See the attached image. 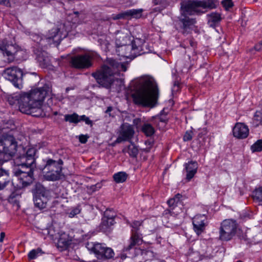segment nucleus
<instances>
[{
    "label": "nucleus",
    "mask_w": 262,
    "mask_h": 262,
    "mask_svg": "<svg viewBox=\"0 0 262 262\" xmlns=\"http://www.w3.org/2000/svg\"><path fill=\"white\" fill-rule=\"evenodd\" d=\"M143 11V10L142 9L128 10L123 13L118 14L117 18H125L126 17L139 18L142 16Z\"/></svg>",
    "instance_id": "23"
},
{
    "label": "nucleus",
    "mask_w": 262,
    "mask_h": 262,
    "mask_svg": "<svg viewBox=\"0 0 262 262\" xmlns=\"http://www.w3.org/2000/svg\"><path fill=\"white\" fill-rule=\"evenodd\" d=\"M0 4H3L6 6L10 7V0H0Z\"/></svg>",
    "instance_id": "43"
},
{
    "label": "nucleus",
    "mask_w": 262,
    "mask_h": 262,
    "mask_svg": "<svg viewBox=\"0 0 262 262\" xmlns=\"http://www.w3.org/2000/svg\"><path fill=\"white\" fill-rule=\"evenodd\" d=\"M143 242L142 236L140 232L132 233L130 243L128 246L126 247V250H129L137 246H139L142 244Z\"/></svg>",
    "instance_id": "21"
},
{
    "label": "nucleus",
    "mask_w": 262,
    "mask_h": 262,
    "mask_svg": "<svg viewBox=\"0 0 262 262\" xmlns=\"http://www.w3.org/2000/svg\"><path fill=\"white\" fill-rule=\"evenodd\" d=\"M4 192L5 193V195L2 196V199H5L6 198L11 197L12 191L8 190V189H6L4 190Z\"/></svg>",
    "instance_id": "40"
},
{
    "label": "nucleus",
    "mask_w": 262,
    "mask_h": 262,
    "mask_svg": "<svg viewBox=\"0 0 262 262\" xmlns=\"http://www.w3.org/2000/svg\"><path fill=\"white\" fill-rule=\"evenodd\" d=\"M123 151L127 152L130 157H136L138 154V149L134 144L132 143L127 148H124Z\"/></svg>",
    "instance_id": "27"
},
{
    "label": "nucleus",
    "mask_w": 262,
    "mask_h": 262,
    "mask_svg": "<svg viewBox=\"0 0 262 262\" xmlns=\"http://www.w3.org/2000/svg\"><path fill=\"white\" fill-rule=\"evenodd\" d=\"M237 224L232 220H225L221 225L220 230V238L222 241L230 240L236 233Z\"/></svg>",
    "instance_id": "9"
},
{
    "label": "nucleus",
    "mask_w": 262,
    "mask_h": 262,
    "mask_svg": "<svg viewBox=\"0 0 262 262\" xmlns=\"http://www.w3.org/2000/svg\"><path fill=\"white\" fill-rule=\"evenodd\" d=\"M159 119L161 122L164 123L167 121V118L166 117L165 115H163V113H161Z\"/></svg>",
    "instance_id": "42"
},
{
    "label": "nucleus",
    "mask_w": 262,
    "mask_h": 262,
    "mask_svg": "<svg viewBox=\"0 0 262 262\" xmlns=\"http://www.w3.org/2000/svg\"><path fill=\"white\" fill-rule=\"evenodd\" d=\"M252 124L254 127L262 125V108L255 113L252 120Z\"/></svg>",
    "instance_id": "25"
},
{
    "label": "nucleus",
    "mask_w": 262,
    "mask_h": 262,
    "mask_svg": "<svg viewBox=\"0 0 262 262\" xmlns=\"http://www.w3.org/2000/svg\"><path fill=\"white\" fill-rule=\"evenodd\" d=\"M59 32V29L58 28H54L50 30L47 38L40 40L41 45H43V42L46 40L48 41L50 44H51L52 42L57 43L58 41L60 40V38L61 37L58 34Z\"/></svg>",
    "instance_id": "20"
},
{
    "label": "nucleus",
    "mask_w": 262,
    "mask_h": 262,
    "mask_svg": "<svg viewBox=\"0 0 262 262\" xmlns=\"http://www.w3.org/2000/svg\"><path fill=\"white\" fill-rule=\"evenodd\" d=\"M17 144L15 138L8 136L0 140V154H4V161L10 160L16 154Z\"/></svg>",
    "instance_id": "8"
},
{
    "label": "nucleus",
    "mask_w": 262,
    "mask_h": 262,
    "mask_svg": "<svg viewBox=\"0 0 262 262\" xmlns=\"http://www.w3.org/2000/svg\"><path fill=\"white\" fill-rule=\"evenodd\" d=\"M192 224L194 231L199 235L204 232L207 225V217L205 215H196L193 219Z\"/></svg>",
    "instance_id": "14"
},
{
    "label": "nucleus",
    "mask_w": 262,
    "mask_h": 262,
    "mask_svg": "<svg viewBox=\"0 0 262 262\" xmlns=\"http://www.w3.org/2000/svg\"><path fill=\"white\" fill-rule=\"evenodd\" d=\"M232 132L234 137L238 139H245L249 135V128L243 123H236Z\"/></svg>",
    "instance_id": "16"
},
{
    "label": "nucleus",
    "mask_w": 262,
    "mask_h": 262,
    "mask_svg": "<svg viewBox=\"0 0 262 262\" xmlns=\"http://www.w3.org/2000/svg\"><path fill=\"white\" fill-rule=\"evenodd\" d=\"M192 132L191 131H187L184 137H183V140L184 141H190L192 139Z\"/></svg>",
    "instance_id": "39"
},
{
    "label": "nucleus",
    "mask_w": 262,
    "mask_h": 262,
    "mask_svg": "<svg viewBox=\"0 0 262 262\" xmlns=\"http://www.w3.org/2000/svg\"><path fill=\"white\" fill-rule=\"evenodd\" d=\"M87 248L91 252H93L98 259H105L113 257L114 253L113 250L106 247L102 244L100 243H88Z\"/></svg>",
    "instance_id": "10"
},
{
    "label": "nucleus",
    "mask_w": 262,
    "mask_h": 262,
    "mask_svg": "<svg viewBox=\"0 0 262 262\" xmlns=\"http://www.w3.org/2000/svg\"><path fill=\"white\" fill-rule=\"evenodd\" d=\"M208 24L210 27H214L217 23L221 20L219 13H211L207 15Z\"/></svg>",
    "instance_id": "24"
},
{
    "label": "nucleus",
    "mask_w": 262,
    "mask_h": 262,
    "mask_svg": "<svg viewBox=\"0 0 262 262\" xmlns=\"http://www.w3.org/2000/svg\"><path fill=\"white\" fill-rule=\"evenodd\" d=\"M36 149L29 148L25 154L18 156L15 160V163L20 168L16 171L23 187L30 185L33 181V170L36 167L35 155Z\"/></svg>",
    "instance_id": "5"
},
{
    "label": "nucleus",
    "mask_w": 262,
    "mask_h": 262,
    "mask_svg": "<svg viewBox=\"0 0 262 262\" xmlns=\"http://www.w3.org/2000/svg\"><path fill=\"white\" fill-rule=\"evenodd\" d=\"M49 193L48 190H45L37 194L34 199L35 205L40 209L46 208L49 200Z\"/></svg>",
    "instance_id": "17"
},
{
    "label": "nucleus",
    "mask_w": 262,
    "mask_h": 262,
    "mask_svg": "<svg viewBox=\"0 0 262 262\" xmlns=\"http://www.w3.org/2000/svg\"><path fill=\"white\" fill-rule=\"evenodd\" d=\"M62 164L63 161L60 159L58 161L48 159L42 170L44 178L51 181L59 180L61 176Z\"/></svg>",
    "instance_id": "7"
},
{
    "label": "nucleus",
    "mask_w": 262,
    "mask_h": 262,
    "mask_svg": "<svg viewBox=\"0 0 262 262\" xmlns=\"http://www.w3.org/2000/svg\"><path fill=\"white\" fill-rule=\"evenodd\" d=\"M182 198V195L178 193L173 198L169 199L167 201V203L169 206H174L179 202L180 199Z\"/></svg>",
    "instance_id": "32"
},
{
    "label": "nucleus",
    "mask_w": 262,
    "mask_h": 262,
    "mask_svg": "<svg viewBox=\"0 0 262 262\" xmlns=\"http://www.w3.org/2000/svg\"><path fill=\"white\" fill-rule=\"evenodd\" d=\"M215 7V5L212 0L182 1L181 3V16L180 17V21L182 24L181 28L183 30V33H186L187 30L195 23V20L189 18L187 16V15L199 14L205 12L203 9H213Z\"/></svg>",
    "instance_id": "4"
},
{
    "label": "nucleus",
    "mask_w": 262,
    "mask_h": 262,
    "mask_svg": "<svg viewBox=\"0 0 262 262\" xmlns=\"http://www.w3.org/2000/svg\"><path fill=\"white\" fill-rule=\"evenodd\" d=\"M5 236V234L4 232H2L1 233L0 242L2 243L3 242Z\"/></svg>",
    "instance_id": "47"
},
{
    "label": "nucleus",
    "mask_w": 262,
    "mask_h": 262,
    "mask_svg": "<svg viewBox=\"0 0 262 262\" xmlns=\"http://www.w3.org/2000/svg\"><path fill=\"white\" fill-rule=\"evenodd\" d=\"M179 89V83L175 82L173 84V87L172 89V91H177Z\"/></svg>",
    "instance_id": "46"
},
{
    "label": "nucleus",
    "mask_w": 262,
    "mask_h": 262,
    "mask_svg": "<svg viewBox=\"0 0 262 262\" xmlns=\"http://www.w3.org/2000/svg\"><path fill=\"white\" fill-rule=\"evenodd\" d=\"M50 92V88L44 85L28 92L14 94L8 97L10 105L17 103L20 112L34 117L41 115V106L44 99Z\"/></svg>",
    "instance_id": "1"
},
{
    "label": "nucleus",
    "mask_w": 262,
    "mask_h": 262,
    "mask_svg": "<svg viewBox=\"0 0 262 262\" xmlns=\"http://www.w3.org/2000/svg\"><path fill=\"white\" fill-rule=\"evenodd\" d=\"M251 150L253 152L262 151V140H258L251 146Z\"/></svg>",
    "instance_id": "31"
},
{
    "label": "nucleus",
    "mask_w": 262,
    "mask_h": 262,
    "mask_svg": "<svg viewBox=\"0 0 262 262\" xmlns=\"http://www.w3.org/2000/svg\"><path fill=\"white\" fill-rule=\"evenodd\" d=\"M41 249L38 248L31 250L28 254V257L30 259H33L37 257L39 253H41Z\"/></svg>",
    "instance_id": "35"
},
{
    "label": "nucleus",
    "mask_w": 262,
    "mask_h": 262,
    "mask_svg": "<svg viewBox=\"0 0 262 262\" xmlns=\"http://www.w3.org/2000/svg\"><path fill=\"white\" fill-rule=\"evenodd\" d=\"M59 243L63 244L64 246L68 245L69 244V242L68 241H66L62 237H60L59 239Z\"/></svg>",
    "instance_id": "44"
},
{
    "label": "nucleus",
    "mask_w": 262,
    "mask_h": 262,
    "mask_svg": "<svg viewBox=\"0 0 262 262\" xmlns=\"http://www.w3.org/2000/svg\"><path fill=\"white\" fill-rule=\"evenodd\" d=\"M127 175L124 172H119L114 174V181L118 183L125 182L127 179Z\"/></svg>",
    "instance_id": "28"
},
{
    "label": "nucleus",
    "mask_w": 262,
    "mask_h": 262,
    "mask_svg": "<svg viewBox=\"0 0 262 262\" xmlns=\"http://www.w3.org/2000/svg\"><path fill=\"white\" fill-rule=\"evenodd\" d=\"M64 120L71 123L77 124L79 122V116L76 113L66 115L64 116Z\"/></svg>",
    "instance_id": "29"
},
{
    "label": "nucleus",
    "mask_w": 262,
    "mask_h": 262,
    "mask_svg": "<svg viewBox=\"0 0 262 262\" xmlns=\"http://www.w3.org/2000/svg\"><path fill=\"white\" fill-rule=\"evenodd\" d=\"M135 92L132 97L135 103L144 106L152 107L155 105L158 96V89L155 79L145 76L134 82Z\"/></svg>",
    "instance_id": "2"
},
{
    "label": "nucleus",
    "mask_w": 262,
    "mask_h": 262,
    "mask_svg": "<svg viewBox=\"0 0 262 262\" xmlns=\"http://www.w3.org/2000/svg\"><path fill=\"white\" fill-rule=\"evenodd\" d=\"M93 56L89 53H85L72 56L70 60L72 67L78 69H89L92 66Z\"/></svg>",
    "instance_id": "11"
},
{
    "label": "nucleus",
    "mask_w": 262,
    "mask_h": 262,
    "mask_svg": "<svg viewBox=\"0 0 262 262\" xmlns=\"http://www.w3.org/2000/svg\"><path fill=\"white\" fill-rule=\"evenodd\" d=\"M112 111V107L111 106H109L107 108V110L105 111L106 113H108L109 112H111Z\"/></svg>",
    "instance_id": "48"
},
{
    "label": "nucleus",
    "mask_w": 262,
    "mask_h": 262,
    "mask_svg": "<svg viewBox=\"0 0 262 262\" xmlns=\"http://www.w3.org/2000/svg\"><path fill=\"white\" fill-rule=\"evenodd\" d=\"M115 213L109 210H106L104 213L100 224V229L103 232H106L112 226L115 224L114 218Z\"/></svg>",
    "instance_id": "15"
},
{
    "label": "nucleus",
    "mask_w": 262,
    "mask_h": 262,
    "mask_svg": "<svg viewBox=\"0 0 262 262\" xmlns=\"http://www.w3.org/2000/svg\"><path fill=\"white\" fill-rule=\"evenodd\" d=\"M255 49L257 51H261L262 50V41L260 42L258 44H257L255 46Z\"/></svg>",
    "instance_id": "45"
},
{
    "label": "nucleus",
    "mask_w": 262,
    "mask_h": 262,
    "mask_svg": "<svg viewBox=\"0 0 262 262\" xmlns=\"http://www.w3.org/2000/svg\"><path fill=\"white\" fill-rule=\"evenodd\" d=\"M88 137L86 135H81L79 136V141L81 143H85L87 142Z\"/></svg>",
    "instance_id": "41"
},
{
    "label": "nucleus",
    "mask_w": 262,
    "mask_h": 262,
    "mask_svg": "<svg viewBox=\"0 0 262 262\" xmlns=\"http://www.w3.org/2000/svg\"><path fill=\"white\" fill-rule=\"evenodd\" d=\"M198 168V163L195 161H191L185 164V170L186 172V179L189 181L194 176L197 172Z\"/></svg>",
    "instance_id": "19"
},
{
    "label": "nucleus",
    "mask_w": 262,
    "mask_h": 262,
    "mask_svg": "<svg viewBox=\"0 0 262 262\" xmlns=\"http://www.w3.org/2000/svg\"><path fill=\"white\" fill-rule=\"evenodd\" d=\"M133 127L127 123L123 124L121 126L120 134L116 140V142L120 143L122 141H129L134 134Z\"/></svg>",
    "instance_id": "13"
},
{
    "label": "nucleus",
    "mask_w": 262,
    "mask_h": 262,
    "mask_svg": "<svg viewBox=\"0 0 262 262\" xmlns=\"http://www.w3.org/2000/svg\"><path fill=\"white\" fill-rule=\"evenodd\" d=\"M142 225V223L139 221H135L133 222L130 226L132 227V233L139 232L140 228Z\"/></svg>",
    "instance_id": "34"
},
{
    "label": "nucleus",
    "mask_w": 262,
    "mask_h": 262,
    "mask_svg": "<svg viewBox=\"0 0 262 262\" xmlns=\"http://www.w3.org/2000/svg\"><path fill=\"white\" fill-rule=\"evenodd\" d=\"M5 78L11 81L17 88L20 89L22 86L23 72L16 67L6 69L3 73Z\"/></svg>",
    "instance_id": "12"
},
{
    "label": "nucleus",
    "mask_w": 262,
    "mask_h": 262,
    "mask_svg": "<svg viewBox=\"0 0 262 262\" xmlns=\"http://www.w3.org/2000/svg\"><path fill=\"white\" fill-rule=\"evenodd\" d=\"M147 143H148L149 145L151 144V142L148 141H146V143L147 144Z\"/></svg>",
    "instance_id": "49"
},
{
    "label": "nucleus",
    "mask_w": 262,
    "mask_h": 262,
    "mask_svg": "<svg viewBox=\"0 0 262 262\" xmlns=\"http://www.w3.org/2000/svg\"><path fill=\"white\" fill-rule=\"evenodd\" d=\"M122 38V41L120 42L122 46H124V50L126 51L124 56L126 57H136L138 55H140L148 53L149 50L147 48L148 45L141 39L137 38L134 40L131 45L125 46L126 42H124V39H128L126 35L122 34V36H119V40Z\"/></svg>",
    "instance_id": "6"
},
{
    "label": "nucleus",
    "mask_w": 262,
    "mask_h": 262,
    "mask_svg": "<svg viewBox=\"0 0 262 262\" xmlns=\"http://www.w3.org/2000/svg\"><path fill=\"white\" fill-rule=\"evenodd\" d=\"M0 50L3 52L4 55L9 57V62L13 60L14 55L17 52L15 46L12 44H5L4 42L0 44Z\"/></svg>",
    "instance_id": "18"
},
{
    "label": "nucleus",
    "mask_w": 262,
    "mask_h": 262,
    "mask_svg": "<svg viewBox=\"0 0 262 262\" xmlns=\"http://www.w3.org/2000/svg\"><path fill=\"white\" fill-rule=\"evenodd\" d=\"M79 122L81 121H84L85 123L88 125H90L91 126L93 125L92 121H91L89 117L85 115H82L79 116Z\"/></svg>",
    "instance_id": "38"
},
{
    "label": "nucleus",
    "mask_w": 262,
    "mask_h": 262,
    "mask_svg": "<svg viewBox=\"0 0 262 262\" xmlns=\"http://www.w3.org/2000/svg\"><path fill=\"white\" fill-rule=\"evenodd\" d=\"M2 164V160L0 159V166ZM12 183L10 182L8 173L0 168V190H3L5 187H12Z\"/></svg>",
    "instance_id": "22"
},
{
    "label": "nucleus",
    "mask_w": 262,
    "mask_h": 262,
    "mask_svg": "<svg viewBox=\"0 0 262 262\" xmlns=\"http://www.w3.org/2000/svg\"><path fill=\"white\" fill-rule=\"evenodd\" d=\"M222 4L226 10H229L233 6V3L232 2V0H224L222 1Z\"/></svg>",
    "instance_id": "36"
},
{
    "label": "nucleus",
    "mask_w": 262,
    "mask_h": 262,
    "mask_svg": "<svg viewBox=\"0 0 262 262\" xmlns=\"http://www.w3.org/2000/svg\"><path fill=\"white\" fill-rule=\"evenodd\" d=\"M142 131L147 136H151L155 133V129L152 125L148 123H145L142 127Z\"/></svg>",
    "instance_id": "30"
},
{
    "label": "nucleus",
    "mask_w": 262,
    "mask_h": 262,
    "mask_svg": "<svg viewBox=\"0 0 262 262\" xmlns=\"http://www.w3.org/2000/svg\"><path fill=\"white\" fill-rule=\"evenodd\" d=\"M252 198L255 202H258L259 205H262V187L256 188L254 190Z\"/></svg>",
    "instance_id": "26"
},
{
    "label": "nucleus",
    "mask_w": 262,
    "mask_h": 262,
    "mask_svg": "<svg viewBox=\"0 0 262 262\" xmlns=\"http://www.w3.org/2000/svg\"><path fill=\"white\" fill-rule=\"evenodd\" d=\"M117 70L125 72L127 68L124 64L120 63L112 58H107L100 69L92 73V76L102 86L110 89L115 85L116 86L118 85L116 89L119 90L123 85V81L121 79H114V75Z\"/></svg>",
    "instance_id": "3"
},
{
    "label": "nucleus",
    "mask_w": 262,
    "mask_h": 262,
    "mask_svg": "<svg viewBox=\"0 0 262 262\" xmlns=\"http://www.w3.org/2000/svg\"><path fill=\"white\" fill-rule=\"evenodd\" d=\"M80 212V209L79 206H76L73 208L69 213V216L70 217H73L76 215L79 214Z\"/></svg>",
    "instance_id": "37"
},
{
    "label": "nucleus",
    "mask_w": 262,
    "mask_h": 262,
    "mask_svg": "<svg viewBox=\"0 0 262 262\" xmlns=\"http://www.w3.org/2000/svg\"><path fill=\"white\" fill-rule=\"evenodd\" d=\"M37 60L40 63V66L42 67H45L49 64V61L48 58L44 57L43 55H38L37 56Z\"/></svg>",
    "instance_id": "33"
}]
</instances>
